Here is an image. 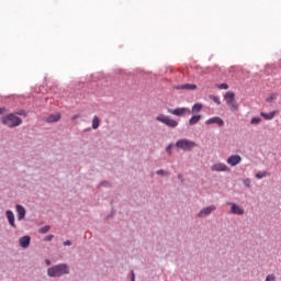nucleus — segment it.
I'll return each instance as SVG.
<instances>
[{
	"instance_id": "1",
	"label": "nucleus",
	"mask_w": 281,
	"mask_h": 281,
	"mask_svg": "<svg viewBox=\"0 0 281 281\" xmlns=\"http://www.w3.org/2000/svg\"><path fill=\"white\" fill-rule=\"evenodd\" d=\"M69 274V266L67 263H59L47 269L49 278H60Z\"/></svg>"
},
{
	"instance_id": "2",
	"label": "nucleus",
	"mask_w": 281,
	"mask_h": 281,
	"mask_svg": "<svg viewBox=\"0 0 281 281\" xmlns=\"http://www.w3.org/2000/svg\"><path fill=\"white\" fill-rule=\"evenodd\" d=\"M1 122L4 126H8V128H16V126H21L23 124V120L14 113L2 116Z\"/></svg>"
},
{
	"instance_id": "3",
	"label": "nucleus",
	"mask_w": 281,
	"mask_h": 281,
	"mask_svg": "<svg viewBox=\"0 0 281 281\" xmlns=\"http://www.w3.org/2000/svg\"><path fill=\"white\" fill-rule=\"evenodd\" d=\"M176 146L180 150H184V153H190L192 148H196V143L194 140H190L188 138H180L176 142Z\"/></svg>"
},
{
	"instance_id": "4",
	"label": "nucleus",
	"mask_w": 281,
	"mask_h": 281,
	"mask_svg": "<svg viewBox=\"0 0 281 281\" xmlns=\"http://www.w3.org/2000/svg\"><path fill=\"white\" fill-rule=\"evenodd\" d=\"M157 122H160L161 124H165V126H168L169 128H177L179 126V122L170 116H167L165 114H159L156 117Z\"/></svg>"
},
{
	"instance_id": "5",
	"label": "nucleus",
	"mask_w": 281,
	"mask_h": 281,
	"mask_svg": "<svg viewBox=\"0 0 281 281\" xmlns=\"http://www.w3.org/2000/svg\"><path fill=\"white\" fill-rule=\"evenodd\" d=\"M236 94L234 92H226L224 100L229 106L231 111H238V103H236Z\"/></svg>"
},
{
	"instance_id": "6",
	"label": "nucleus",
	"mask_w": 281,
	"mask_h": 281,
	"mask_svg": "<svg viewBox=\"0 0 281 281\" xmlns=\"http://www.w3.org/2000/svg\"><path fill=\"white\" fill-rule=\"evenodd\" d=\"M168 113L176 115L177 117H183V115H190L192 111L188 108L168 109Z\"/></svg>"
},
{
	"instance_id": "7",
	"label": "nucleus",
	"mask_w": 281,
	"mask_h": 281,
	"mask_svg": "<svg viewBox=\"0 0 281 281\" xmlns=\"http://www.w3.org/2000/svg\"><path fill=\"white\" fill-rule=\"evenodd\" d=\"M212 172H227L229 167L223 162H216L211 167Z\"/></svg>"
},
{
	"instance_id": "8",
	"label": "nucleus",
	"mask_w": 281,
	"mask_h": 281,
	"mask_svg": "<svg viewBox=\"0 0 281 281\" xmlns=\"http://www.w3.org/2000/svg\"><path fill=\"white\" fill-rule=\"evenodd\" d=\"M214 210H216V206H214V205L206 206V207L202 209V210L198 213V218H203V217H205V216H210V214L213 213Z\"/></svg>"
},
{
	"instance_id": "9",
	"label": "nucleus",
	"mask_w": 281,
	"mask_h": 281,
	"mask_svg": "<svg viewBox=\"0 0 281 281\" xmlns=\"http://www.w3.org/2000/svg\"><path fill=\"white\" fill-rule=\"evenodd\" d=\"M226 161L229 166H238V164L243 161V158L239 155H233L228 157Z\"/></svg>"
},
{
	"instance_id": "10",
	"label": "nucleus",
	"mask_w": 281,
	"mask_h": 281,
	"mask_svg": "<svg viewBox=\"0 0 281 281\" xmlns=\"http://www.w3.org/2000/svg\"><path fill=\"white\" fill-rule=\"evenodd\" d=\"M205 124H217L218 126H225V121H223V119L220 116H214L206 120Z\"/></svg>"
},
{
	"instance_id": "11",
	"label": "nucleus",
	"mask_w": 281,
	"mask_h": 281,
	"mask_svg": "<svg viewBox=\"0 0 281 281\" xmlns=\"http://www.w3.org/2000/svg\"><path fill=\"white\" fill-rule=\"evenodd\" d=\"M232 214L243 215L245 214V210L238 206L236 203H229Z\"/></svg>"
},
{
	"instance_id": "12",
	"label": "nucleus",
	"mask_w": 281,
	"mask_h": 281,
	"mask_svg": "<svg viewBox=\"0 0 281 281\" xmlns=\"http://www.w3.org/2000/svg\"><path fill=\"white\" fill-rule=\"evenodd\" d=\"M15 210L18 212V221H23V218H25V214H26L25 207H23V205H21V204H16Z\"/></svg>"
},
{
	"instance_id": "13",
	"label": "nucleus",
	"mask_w": 281,
	"mask_h": 281,
	"mask_svg": "<svg viewBox=\"0 0 281 281\" xmlns=\"http://www.w3.org/2000/svg\"><path fill=\"white\" fill-rule=\"evenodd\" d=\"M60 113H56V114H50L48 117H46V122L48 124H54L56 122H60Z\"/></svg>"
},
{
	"instance_id": "14",
	"label": "nucleus",
	"mask_w": 281,
	"mask_h": 281,
	"mask_svg": "<svg viewBox=\"0 0 281 281\" xmlns=\"http://www.w3.org/2000/svg\"><path fill=\"white\" fill-rule=\"evenodd\" d=\"M5 215L9 221V225H11V227L16 228V224L14 223V212H12L11 210H8L5 212Z\"/></svg>"
},
{
	"instance_id": "15",
	"label": "nucleus",
	"mask_w": 281,
	"mask_h": 281,
	"mask_svg": "<svg viewBox=\"0 0 281 281\" xmlns=\"http://www.w3.org/2000/svg\"><path fill=\"white\" fill-rule=\"evenodd\" d=\"M30 240H32L30 238V236H23L20 238V247H22L23 249H27V247H30Z\"/></svg>"
},
{
	"instance_id": "16",
	"label": "nucleus",
	"mask_w": 281,
	"mask_h": 281,
	"mask_svg": "<svg viewBox=\"0 0 281 281\" xmlns=\"http://www.w3.org/2000/svg\"><path fill=\"white\" fill-rule=\"evenodd\" d=\"M260 115L263 120H273V117H276V111L269 113L261 112Z\"/></svg>"
},
{
	"instance_id": "17",
	"label": "nucleus",
	"mask_w": 281,
	"mask_h": 281,
	"mask_svg": "<svg viewBox=\"0 0 281 281\" xmlns=\"http://www.w3.org/2000/svg\"><path fill=\"white\" fill-rule=\"evenodd\" d=\"M199 122H201V115H193L190 120H189V124L190 126H194V124H199Z\"/></svg>"
},
{
	"instance_id": "18",
	"label": "nucleus",
	"mask_w": 281,
	"mask_h": 281,
	"mask_svg": "<svg viewBox=\"0 0 281 281\" xmlns=\"http://www.w3.org/2000/svg\"><path fill=\"white\" fill-rule=\"evenodd\" d=\"M180 89H187V91H194L196 90V85L194 83H186L180 87Z\"/></svg>"
},
{
	"instance_id": "19",
	"label": "nucleus",
	"mask_w": 281,
	"mask_h": 281,
	"mask_svg": "<svg viewBox=\"0 0 281 281\" xmlns=\"http://www.w3.org/2000/svg\"><path fill=\"white\" fill-rule=\"evenodd\" d=\"M92 128L97 131V128H100V119L98 116H93L92 119Z\"/></svg>"
},
{
	"instance_id": "20",
	"label": "nucleus",
	"mask_w": 281,
	"mask_h": 281,
	"mask_svg": "<svg viewBox=\"0 0 281 281\" xmlns=\"http://www.w3.org/2000/svg\"><path fill=\"white\" fill-rule=\"evenodd\" d=\"M203 109V104L201 103H195L193 106H192V111L191 113H200V111Z\"/></svg>"
},
{
	"instance_id": "21",
	"label": "nucleus",
	"mask_w": 281,
	"mask_h": 281,
	"mask_svg": "<svg viewBox=\"0 0 281 281\" xmlns=\"http://www.w3.org/2000/svg\"><path fill=\"white\" fill-rule=\"evenodd\" d=\"M260 122H262V119L255 116L251 119L250 124H252L254 126L260 124Z\"/></svg>"
},
{
	"instance_id": "22",
	"label": "nucleus",
	"mask_w": 281,
	"mask_h": 281,
	"mask_svg": "<svg viewBox=\"0 0 281 281\" xmlns=\"http://www.w3.org/2000/svg\"><path fill=\"white\" fill-rule=\"evenodd\" d=\"M49 229H52V227L49 225H46L42 228H40V234H47V232H49Z\"/></svg>"
},
{
	"instance_id": "23",
	"label": "nucleus",
	"mask_w": 281,
	"mask_h": 281,
	"mask_svg": "<svg viewBox=\"0 0 281 281\" xmlns=\"http://www.w3.org/2000/svg\"><path fill=\"white\" fill-rule=\"evenodd\" d=\"M256 177L258 179H265V177H267V171H260V172L256 173Z\"/></svg>"
},
{
	"instance_id": "24",
	"label": "nucleus",
	"mask_w": 281,
	"mask_h": 281,
	"mask_svg": "<svg viewBox=\"0 0 281 281\" xmlns=\"http://www.w3.org/2000/svg\"><path fill=\"white\" fill-rule=\"evenodd\" d=\"M211 98V100L215 103V104H221V99H218V97H216V95H211L210 97Z\"/></svg>"
},
{
	"instance_id": "25",
	"label": "nucleus",
	"mask_w": 281,
	"mask_h": 281,
	"mask_svg": "<svg viewBox=\"0 0 281 281\" xmlns=\"http://www.w3.org/2000/svg\"><path fill=\"white\" fill-rule=\"evenodd\" d=\"M217 89L227 90V89H229V86L227 83H221V85H217Z\"/></svg>"
},
{
	"instance_id": "26",
	"label": "nucleus",
	"mask_w": 281,
	"mask_h": 281,
	"mask_svg": "<svg viewBox=\"0 0 281 281\" xmlns=\"http://www.w3.org/2000/svg\"><path fill=\"white\" fill-rule=\"evenodd\" d=\"M266 281H276V274H268Z\"/></svg>"
},
{
	"instance_id": "27",
	"label": "nucleus",
	"mask_w": 281,
	"mask_h": 281,
	"mask_svg": "<svg viewBox=\"0 0 281 281\" xmlns=\"http://www.w3.org/2000/svg\"><path fill=\"white\" fill-rule=\"evenodd\" d=\"M276 98H278V94H271V95L267 99V102H273V100H276Z\"/></svg>"
},
{
	"instance_id": "28",
	"label": "nucleus",
	"mask_w": 281,
	"mask_h": 281,
	"mask_svg": "<svg viewBox=\"0 0 281 281\" xmlns=\"http://www.w3.org/2000/svg\"><path fill=\"white\" fill-rule=\"evenodd\" d=\"M168 155H172V144H169L166 148Z\"/></svg>"
},
{
	"instance_id": "29",
	"label": "nucleus",
	"mask_w": 281,
	"mask_h": 281,
	"mask_svg": "<svg viewBox=\"0 0 281 281\" xmlns=\"http://www.w3.org/2000/svg\"><path fill=\"white\" fill-rule=\"evenodd\" d=\"M244 186L249 188L251 186V180H249V179L244 180Z\"/></svg>"
},
{
	"instance_id": "30",
	"label": "nucleus",
	"mask_w": 281,
	"mask_h": 281,
	"mask_svg": "<svg viewBox=\"0 0 281 281\" xmlns=\"http://www.w3.org/2000/svg\"><path fill=\"white\" fill-rule=\"evenodd\" d=\"M65 247H71V240H66L64 241Z\"/></svg>"
},
{
	"instance_id": "31",
	"label": "nucleus",
	"mask_w": 281,
	"mask_h": 281,
	"mask_svg": "<svg viewBox=\"0 0 281 281\" xmlns=\"http://www.w3.org/2000/svg\"><path fill=\"white\" fill-rule=\"evenodd\" d=\"M157 175H169V173L164 171V169H160V170L157 171Z\"/></svg>"
},
{
	"instance_id": "32",
	"label": "nucleus",
	"mask_w": 281,
	"mask_h": 281,
	"mask_svg": "<svg viewBox=\"0 0 281 281\" xmlns=\"http://www.w3.org/2000/svg\"><path fill=\"white\" fill-rule=\"evenodd\" d=\"M54 239V235H48L45 237V240H53Z\"/></svg>"
},
{
	"instance_id": "33",
	"label": "nucleus",
	"mask_w": 281,
	"mask_h": 281,
	"mask_svg": "<svg viewBox=\"0 0 281 281\" xmlns=\"http://www.w3.org/2000/svg\"><path fill=\"white\" fill-rule=\"evenodd\" d=\"M5 113V108H0V115H3Z\"/></svg>"
},
{
	"instance_id": "34",
	"label": "nucleus",
	"mask_w": 281,
	"mask_h": 281,
	"mask_svg": "<svg viewBox=\"0 0 281 281\" xmlns=\"http://www.w3.org/2000/svg\"><path fill=\"white\" fill-rule=\"evenodd\" d=\"M131 276H132L131 281H135V272L134 271L131 272Z\"/></svg>"
},
{
	"instance_id": "35",
	"label": "nucleus",
	"mask_w": 281,
	"mask_h": 281,
	"mask_svg": "<svg viewBox=\"0 0 281 281\" xmlns=\"http://www.w3.org/2000/svg\"><path fill=\"white\" fill-rule=\"evenodd\" d=\"M45 262L47 266L52 265V261L49 259H46Z\"/></svg>"
},
{
	"instance_id": "36",
	"label": "nucleus",
	"mask_w": 281,
	"mask_h": 281,
	"mask_svg": "<svg viewBox=\"0 0 281 281\" xmlns=\"http://www.w3.org/2000/svg\"><path fill=\"white\" fill-rule=\"evenodd\" d=\"M78 117H80L78 114L74 115V116H72V121H74V120H78Z\"/></svg>"
},
{
	"instance_id": "37",
	"label": "nucleus",
	"mask_w": 281,
	"mask_h": 281,
	"mask_svg": "<svg viewBox=\"0 0 281 281\" xmlns=\"http://www.w3.org/2000/svg\"><path fill=\"white\" fill-rule=\"evenodd\" d=\"M178 179H181V175L178 176Z\"/></svg>"
}]
</instances>
